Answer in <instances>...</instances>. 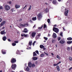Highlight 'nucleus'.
Here are the masks:
<instances>
[{"mask_svg":"<svg viewBox=\"0 0 72 72\" xmlns=\"http://www.w3.org/2000/svg\"><path fill=\"white\" fill-rule=\"evenodd\" d=\"M37 15L38 19L39 21H40V19H41V18L42 17V14H41V13H39Z\"/></svg>","mask_w":72,"mask_h":72,"instance_id":"obj_1","label":"nucleus"},{"mask_svg":"<svg viewBox=\"0 0 72 72\" xmlns=\"http://www.w3.org/2000/svg\"><path fill=\"white\" fill-rule=\"evenodd\" d=\"M29 24L27 23H26V24H20V25L21 27H27V26H29Z\"/></svg>","mask_w":72,"mask_h":72,"instance_id":"obj_2","label":"nucleus"},{"mask_svg":"<svg viewBox=\"0 0 72 72\" xmlns=\"http://www.w3.org/2000/svg\"><path fill=\"white\" fill-rule=\"evenodd\" d=\"M16 67H17V65H16V64H12L11 66V69H12L13 70H15V68H16Z\"/></svg>","mask_w":72,"mask_h":72,"instance_id":"obj_3","label":"nucleus"},{"mask_svg":"<svg viewBox=\"0 0 72 72\" xmlns=\"http://www.w3.org/2000/svg\"><path fill=\"white\" fill-rule=\"evenodd\" d=\"M53 31H54L56 33H58L59 32V29L58 28H55V27H54L53 28Z\"/></svg>","mask_w":72,"mask_h":72,"instance_id":"obj_4","label":"nucleus"},{"mask_svg":"<svg viewBox=\"0 0 72 72\" xmlns=\"http://www.w3.org/2000/svg\"><path fill=\"white\" fill-rule=\"evenodd\" d=\"M4 9L6 10H9L10 9V7L9 6L6 5L4 6Z\"/></svg>","mask_w":72,"mask_h":72,"instance_id":"obj_5","label":"nucleus"},{"mask_svg":"<svg viewBox=\"0 0 72 72\" xmlns=\"http://www.w3.org/2000/svg\"><path fill=\"white\" fill-rule=\"evenodd\" d=\"M15 62H16V59H15V58H12L11 60V63H15Z\"/></svg>","mask_w":72,"mask_h":72,"instance_id":"obj_6","label":"nucleus"},{"mask_svg":"<svg viewBox=\"0 0 72 72\" xmlns=\"http://www.w3.org/2000/svg\"><path fill=\"white\" fill-rule=\"evenodd\" d=\"M40 36H41V33H39L36 36V37H35L36 40H38V39H39L40 37Z\"/></svg>","mask_w":72,"mask_h":72,"instance_id":"obj_7","label":"nucleus"},{"mask_svg":"<svg viewBox=\"0 0 72 72\" xmlns=\"http://www.w3.org/2000/svg\"><path fill=\"white\" fill-rule=\"evenodd\" d=\"M59 42L60 44H63L64 43H66V41L63 39H61L59 41Z\"/></svg>","mask_w":72,"mask_h":72,"instance_id":"obj_8","label":"nucleus"},{"mask_svg":"<svg viewBox=\"0 0 72 72\" xmlns=\"http://www.w3.org/2000/svg\"><path fill=\"white\" fill-rule=\"evenodd\" d=\"M6 32H5V30H2L0 32V34L1 35H5V34H6Z\"/></svg>","mask_w":72,"mask_h":72,"instance_id":"obj_9","label":"nucleus"},{"mask_svg":"<svg viewBox=\"0 0 72 72\" xmlns=\"http://www.w3.org/2000/svg\"><path fill=\"white\" fill-rule=\"evenodd\" d=\"M36 33L35 32H33L32 33V36L33 37H35V35H36Z\"/></svg>","mask_w":72,"mask_h":72,"instance_id":"obj_10","label":"nucleus"},{"mask_svg":"<svg viewBox=\"0 0 72 72\" xmlns=\"http://www.w3.org/2000/svg\"><path fill=\"white\" fill-rule=\"evenodd\" d=\"M53 39L57 38V35H56V34L55 33H53Z\"/></svg>","mask_w":72,"mask_h":72,"instance_id":"obj_11","label":"nucleus"},{"mask_svg":"<svg viewBox=\"0 0 72 72\" xmlns=\"http://www.w3.org/2000/svg\"><path fill=\"white\" fill-rule=\"evenodd\" d=\"M69 10H67L66 12L64 13V15H66V16H67L68 15V13Z\"/></svg>","mask_w":72,"mask_h":72,"instance_id":"obj_12","label":"nucleus"},{"mask_svg":"<svg viewBox=\"0 0 72 72\" xmlns=\"http://www.w3.org/2000/svg\"><path fill=\"white\" fill-rule=\"evenodd\" d=\"M52 3L53 4H55V5H57V4H58V3H57V1H56L55 0H53Z\"/></svg>","mask_w":72,"mask_h":72,"instance_id":"obj_13","label":"nucleus"},{"mask_svg":"<svg viewBox=\"0 0 72 72\" xmlns=\"http://www.w3.org/2000/svg\"><path fill=\"white\" fill-rule=\"evenodd\" d=\"M20 5H18V4H16L15 5V7L16 8V9H18V8H20Z\"/></svg>","mask_w":72,"mask_h":72,"instance_id":"obj_14","label":"nucleus"},{"mask_svg":"<svg viewBox=\"0 0 72 72\" xmlns=\"http://www.w3.org/2000/svg\"><path fill=\"white\" fill-rule=\"evenodd\" d=\"M28 66H29L30 68H31V67H32V63H31V62L29 63Z\"/></svg>","mask_w":72,"mask_h":72,"instance_id":"obj_15","label":"nucleus"},{"mask_svg":"<svg viewBox=\"0 0 72 72\" xmlns=\"http://www.w3.org/2000/svg\"><path fill=\"white\" fill-rule=\"evenodd\" d=\"M24 69L26 71H30V68H28V67H27Z\"/></svg>","mask_w":72,"mask_h":72,"instance_id":"obj_16","label":"nucleus"},{"mask_svg":"<svg viewBox=\"0 0 72 72\" xmlns=\"http://www.w3.org/2000/svg\"><path fill=\"white\" fill-rule=\"evenodd\" d=\"M44 56H45V54L44 53H42L40 55V58H43Z\"/></svg>","mask_w":72,"mask_h":72,"instance_id":"obj_17","label":"nucleus"},{"mask_svg":"<svg viewBox=\"0 0 72 72\" xmlns=\"http://www.w3.org/2000/svg\"><path fill=\"white\" fill-rule=\"evenodd\" d=\"M6 37L4 36L3 37V41H6Z\"/></svg>","mask_w":72,"mask_h":72,"instance_id":"obj_18","label":"nucleus"},{"mask_svg":"<svg viewBox=\"0 0 72 72\" xmlns=\"http://www.w3.org/2000/svg\"><path fill=\"white\" fill-rule=\"evenodd\" d=\"M16 54H19V55H21V53H20V52H19V51L18 50L17 51H16Z\"/></svg>","mask_w":72,"mask_h":72,"instance_id":"obj_19","label":"nucleus"},{"mask_svg":"<svg viewBox=\"0 0 72 72\" xmlns=\"http://www.w3.org/2000/svg\"><path fill=\"white\" fill-rule=\"evenodd\" d=\"M32 42L31 40H30L29 42V45L30 46H31L32 45Z\"/></svg>","mask_w":72,"mask_h":72,"instance_id":"obj_20","label":"nucleus"},{"mask_svg":"<svg viewBox=\"0 0 72 72\" xmlns=\"http://www.w3.org/2000/svg\"><path fill=\"white\" fill-rule=\"evenodd\" d=\"M57 71H60V68H59V66L57 65Z\"/></svg>","mask_w":72,"mask_h":72,"instance_id":"obj_21","label":"nucleus"},{"mask_svg":"<svg viewBox=\"0 0 72 72\" xmlns=\"http://www.w3.org/2000/svg\"><path fill=\"white\" fill-rule=\"evenodd\" d=\"M67 43L68 44H71L72 43V41H68L67 42Z\"/></svg>","mask_w":72,"mask_h":72,"instance_id":"obj_22","label":"nucleus"},{"mask_svg":"<svg viewBox=\"0 0 72 72\" xmlns=\"http://www.w3.org/2000/svg\"><path fill=\"white\" fill-rule=\"evenodd\" d=\"M65 8V7H62L61 9V12H64L65 10L64 9Z\"/></svg>","mask_w":72,"mask_h":72,"instance_id":"obj_23","label":"nucleus"},{"mask_svg":"<svg viewBox=\"0 0 72 72\" xmlns=\"http://www.w3.org/2000/svg\"><path fill=\"white\" fill-rule=\"evenodd\" d=\"M5 50H2V54H6V52H5Z\"/></svg>","mask_w":72,"mask_h":72,"instance_id":"obj_24","label":"nucleus"},{"mask_svg":"<svg viewBox=\"0 0 72 72\" xmlns=\"http://www.w3.org/2000/svg\"><path fill=\"white\" fill-rule=\"evenodd\" d=\"M32 59H33V60H37V58L33 57L32 58Z\"/></svg>","mask_w":72,"mask_h":72,"instance_id":"obj_25","label":"nucleus"},{"mask_svg":"<svg viewBox=\"0 0 72 72\" xmlns=\"http://www.w3.org/2000/svg\"><path fill=\"white\" fill-rule=\"evenodd\" d=\"M40 49H42V48H44V45H40Z\"/></svg>","mask_w":72,"mask_h":72,"instance_id":"obj_26","label":"nucleus"},{"mask_svg":"<svg viewBox=\"0 0 72 72\" xmlns=\"http://www.w3.org/2000/svg\"><path fill=\"white\" fill-rule=\"evenodd\" d=\"M6 22H5V21H3L1 23V25L2 26H3V24H4Z\"/></svg>","mask_w":72,"mask_h":72,"instance_id":"obj_27","label":"nucleus"},{"mask_svg":"<svg viewBox=\"0 0 72 72\" xmlns=\"http://www.w3.org/2000/svg\"><path fill=\"white\" fill-rule=\"evenodd\" d=\"M67 40H68V41H69V40H72V38H71V37H69V38H68L67 39Z\"/></svg>","mask_w":72,"mask_h":72,"instance_id":"obj_28","label":"nucleus"},{"mask_svg":"<svg viewBox=\"0 0 72 72\" xmlns=\"http://www.w3.org/2000/svg\"><path fill=\"white\" fill-rule=\"evenodd\" d=\"M35 56H37V54L35 52H33V57H35Z\"/></svg>","mask_w":72,"mask_h":72,"instance_id":"obj_29","label":"nucleus"},{"mask_svg":"<svg viewBox=\"0 0 72 72\" xmlns=\"http://www.w3.org/2000/svg\"><path fill=\"white\" fill-rule=\"evenodd\" d=\"M36 19H37L36 17H33L32 18V20L33 21H36Z\"/></svg>","mask_w":72,"mask_h":72,"instance_id":"obj_30","label":"nucleus"},{"mask_svg":"<svg viewBox=\"0 0 72 72\" xmlns=\"http://www.w3.org/2000/svg\"><path fill=\"white\" fill-rule=\"evenodd\" d=\"M69 60H70V61H72V57H69Z\"/></svg>","mask_w":72,"mask_h":72,"instance_id":"obj_31","label":"nucleus"},{"mask_svg":"<svg viewBox=\"0 0 72 72\" xmlns=\"http://www.w3.org/2000/svg\"><path fill=\"white\" fill-rule=\"evenodd\" d=\"M12 46H15L16 45V43H13L12 44Z\"/></svg>","mask_w":72,"mask_h":72,"instance_id":"obj_32","label":"nucleus"},{"mask_svg":"<svg viewBox=\"0 0 72 72\" xmlns=\"http://www.w3.org/2000/svg\"><path fill=\"white\" fill-rule=\"evenodd\" d=\"M43 26H44V25H42V26L40 27H39V28H38V29H39V30H40V29H42V28L43 27Z\"/></svg>","mask_w":72,"mask_h":72,"instance_id":"obj_33","label":"nucleus"},{"mask_svg":"<svg viewBox=\"0 0 72 72\" xmlns=\"http://www.w3.org/2000/svg\"><path fill=\"white\" fill-rule=\"evenodd\" d=\"M52 43H54V42H55V39H53L52 40Z\"/></svg>","mask_w":72,"mask_h":72,"instance_id":"obj_34","label":"nucleus"},{"mask_svg":"<svg viewBox=\"0 0 72 72\" xmlns=\"http://www.w3.org/2000/svg\"><path fill=\"white\" fill-rule=\"evenodd\" d=\"M28 30H24L23 32H24V33H27V32H28Z\"/></svg>","mask_w":72,"mask_h":72,"instance_id":"obj_35","label":"nucleus"},{"mask_svg":"<svg viewBox=\"0 0 72 72\" xmlns=\"http://www.w3.org/2000/svg\"><path fill=\"white\" fill-rule=\"evenodd\" d=\"M44 39L45 40H46V41H47L48 40V39L47 37H44Z\"/></svg>","mask_w":72,"mask_h":72,"instance_id":"obj_36","label":"nucleus"},{"mask_svg":"<svg viewBox=\"0 0 72 72\" xmlns=\"http://www.w3.org/2000/svg\"><path fill=\"white\" fill-rule=\"evenodd\" d=\"M60 36H61L62 37H63V33H62V32H60Z\"/></svg>","mask_w":72,"mask_h":72,"instance_id":"obj_37","label":"nucleus"},{"mask_svg":"<svg viewBox=\"0 0 72 72\" xmlns=\"http://www.w3.org/2000/svg\"><path fill=\"white\" fill-rule=\"evenodd\" d=\"M57 58H58V59H60V57H59V55H57Z\"/></svg>","mask_w":72,"mask_h":72,"instance_id":"obj_38","label":"nucleus"},{"mask_svg":"<svg viewBox=\"0 0 72 72\" xmlns=\"http://www.w3.org/2000/svg\"><path fill=\"white\" fill-rule=\"evenodd\" d=\"M32 7V6H31V5L30 6L29 9H28V10H31Z\"/></svg>","mask_w":72,"mask_h":72,"instance_id":"obj_39","label":"nucleus"},{"mask_svg":"<svg viewBox=\"0 0 72 72\" xmlns=\"http://www.w3.org/2000/svg\"><path fill=\"white\" fill-rule=\"evenodd\" d=\"M32 67H35V65L34 64H32Z\"/></svg>","mask_w":72,"mask_h":72,"instance_id":"obj_40","label":"nucleus"},{"mask_svg":"<svg viewBox=\"0 0 72 72\" xmlns=\"http://www.w3.org/2000/svg\"><path fill=\"white\" fill-rule=\"evenodd\" d=\"M57 65H58V64L57 63L55 64H53V66H57Z\"/></svg>","mask_w":72,"mask_h":72,"instance_id":"obj_41","label":"nucleus"},{"mask_svg":"<svg viewBox=\"0 0 72 72\" xmlns=\"http://www.w3.org/2000/svg\"><path fill=\"white\" fill-rule=\"evenodd\" d=\"M47 22H48V23L49 24L50 23V19H48L47 20Z\"/></svg>","mask_w":72,"mask_h":72,"instance_id":"obj_42","label":"nucleus"},{"mask_svg":"<svg viewBox=\"0 0 72 72\" xmlns=\"http://www.w3.org/2000/svg\"><path fill=\"white\" fill-rule=\"evenodd\" d=\"M44 11L46 12H48V8H46L45 10H44Z\"/></svg>","mask_w":72,"mask_h":72,"instance_id":"obj_43","label":"nucleus"},{"mask_svg":"<svg viewBox=\"0 0 72 72\" xmlns=\"http://www.w3.org/2000/svg\"><path fill=\"white\" fill-rule=\"evenodd\" d=\"M36 42V41H34V42L32 44V45H33V46H34V44H35Z\"/></svg>","mask_w":72,"mask_h":72,"instance_id":"obj_44","label":"nucleus"},{"mask_svg":"<svg viewBox=\"0 0 72 72\" xmlns=\"http://www.w3.org/2000/svg\"><path fill=\"white\" fill-rule=\"evenodd\" d=\"M46 24H44V28H46Z\"/></svg>","mask_w":72,"mask_h":72,"instance_id":"obj_45","label":"nucleus"},{"mask_svg":"<svg viewBox=\"0 0 72 72\" xmlns=\"http://www.w3.org/2000/svg\"><path fill=\"white\" fill-rule=\"evenodd\" d=\"M61 39V37H58V40L59 41V40H60V39Z\"/></svg>","mask_w":72,"mask_h":72,"instance_id":"obj_46","label":"nucleus"},{"mask_svg":"<svg viewBox=\"0 0 72 72\" xmlns=\"http://www.w3.org/2000/svg\"><path fill=\"white\" fill-rule=\"evenodd\" d=\"M36 53L37 54H39V51L37 50L35 51Z\"/></svg>","mask_w":72,"mask_h":72,"instance_id":"obj_47","label":"nucleus"},{"mask_svg":"<svg viewBox=\"0 0 72 72\" xmlns=\"http://www.w3.org/2000/svg\"><path fill=\"white\" fill-rule=\"evenodd\" d=\"M30 22L31 23H33V22L32 21V20H30Z\"/></svg>","mask_w":72,"mask_h":72,"instance_id":"obj_48","label":"nucleus"},{"mask_svg":"<svg viewBox=\"0 0 72 72\" xmlns=\"http://www.w3.org/2000/svg\"><path fill=\"white\" fill-rule=\"evenodd\" d=\"M70 47H68V49H67V50H70Z\"/></svg>","mask_w":72,"mask_h":72,"instance_id":"obj_49","label":"nucleus"},{"mask_svg":"<svg viewBox=\"0 0 72 72\" xmlns=\"http://www.w3.org/2000/svg\"><path fill=\"white\" fill-rule=\"evenodd\" d=\"M14 9L12 8L11 10V11L12 12H14Z\"/></svg>","mask_w":72,"mask_h":72,"instance_id":"obj_50","label":"nucleus"},{"mask_svg":"<svg viewBox=\"0 0 72 72\" xmlns=\"http://www.w3.org/2000/svg\"><path fill=\"white\" fill-rule=\"evenodd\" d=\"M44 53H45V54H46V56H48V55H49L47 53H45V52H44Z\"/></svg>","mask_w":72,"mask_h":72,"instance_id":"obj_51","label":"nucleus"},{"mask_svg":"<svg viewBox=\"0 0 72 72\" xmlns=\"http://www.w3.org/2000/svg\"><path fill=\"white\" fill-rule=\"evenodd\" d=\"M27 36H28V34H24V37H27Z\"/></svg>","mask_w":72,"mask_h":72,"instance_id":"obj_52","label":"nucleus"},{"mask_svg":"<svg viewBox=\"0 0 72 72\" xmlns=\"http://www.w3.org/2000/svg\"><path fill=\"white\" fill-rule=\"evenodd\" d=\"M14 42L15 43H18V41H14Z\"/></svg>","mask_w":72,"mask_h":72,"instance_id":"obj_53","label":"nucleus"},{"mask_svg":"<svg viewBox=\"0 0 72 72\" xmlns=\"http://www.w3.org/2000/svg\"><path fill=\"white\" fill-rule=\"evenodd\" d=\"M8 3L10 4H12V2L11 1H9L8 2Z\"/></svg>","mask_w":72,"mask_h":72,"instance_id":"obj_54","label":"nucleus"},{"mask_svg":"<svg viewBox=\"0 0 72 72\" xmlns=\"http://www.w3.org/2000/svg\"><path fill=\"white\" fill-rule=\"evenodd\" d=\"M8 41H9V42H10V41H11V40H10V39H8Z\"/></svg>","mask_w":72,"mask_h":72,"instance_id":"obj_55","label":"nucleus"},{"mask_svg":"<svg viewBox=\"0 0 72 72\" xmlns=\"http://www.w3.org/2000/svg\"><path fill=\"white\" fill-rule=\"evenodd\" d=\"M3 6H0V9H3Z\"/></svg>","mask_w":72,"mask_h":72,"instance_id":"obj_56","label":"nucleus"},{"mask_svg":"<svg viewBox=\"0 0 72 72\" xmlns=\"http://www.w3.org/2000/svg\"><path fill=\"white\" fill-rule=\"evenodd\" d=\"M21 36H22V37H23V36H24V34H21Z\"/></svg>","mask_w":72,"mask_h":72,"instance_id":"obj_57","label":"nucleus"},{"mask_svg":"<svg viewBox=\"0 0 72 72\" xmlns=\"http://www.w3.org/2000/svg\"><path fill=\"white\" fill-rule=\"evenodd\" d=\"M1 21H2V19L0 18V22H1Z\"/></svg>","mask_w":72,"mask_h":72,"instance_id":"obj_58","label":"nucleus"},{"mask_svg":"<svg viewBox=\"0 0 72 72\" xmlns=\"http://www.w3.org/2000/svg\"><path fill=\"white\" fill-rule=\"evenodd\" d=\"M71 69H72V68H71V67L69 69V71H71Z\"/></svg>","mask_w":72,"mask_h":72,"instance_id":"obj_59","label":"nucleus"},{"mask_svg":"<svg viewBox=\"0 0 72 72\" xmlns=\"http://www.w3.org/2000/svg\"><path fill=\"white\" fill-rule=\"evenodd\" d=\"M27 6V4H26L25 6H24V8H23V9H24L25 8H26V7Z\"/></svg>","mask_w":72,"mask_h":72,"instance_id":"obj_60","label":"nucleus"},{"mask_svg":"<svg viewBox=\"0 0 72 72\" xmlns=\"http://www.w3.org/2000/svg\"><path fill=\"white\" fill-rule=\"evenodd\" d=\"M61 63V61H59L58 63H57V64H58V65L59 64H60Z\"/></svg>","mask_w":72,"mask_h":72,"instance_id":"obj_61","label":"nucleus"},{"mask_svg":"<svg viewBox=\"0 0 72 72\" xmlns=\"http://www.w3.org/2000/svg\"><path fill=\"white\" fill-rule=\"evenodd\" d=\"M49 36H50V34L49 33H48V37H49Z\"/></svg>","mask_w":72,"mask_h":72,"instance_id":"obj_62","label":"nucleus"},{"mask_svg":"<svg viewBox=\"0 0 72 72\" xmlns=\"http://www.w3.org/2000/svg\"><path fill=\"white\" fill-rule=\"evenodd\" d=\"M3 30V29L2 28H0V31H1L2 30Z\"/></svg>","mask_w":72,"mask_h":72,"instance_id":"obj_63","label":"nucleus"},{"mask_svg":"<svg viewBox=\"0 0 72 72\" xmlns=\"http://www.w3.org/2000/svg\"><path fill=\"white\" fill-rule=\"evenodd\" d=\"M43 48V49L44 50H46V48H45V47Z\"/></svg>","mask_w":72,"mask_h":72,"instance_id":"obj_64","label":"nucleus"}]
</instances>
